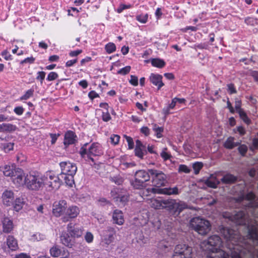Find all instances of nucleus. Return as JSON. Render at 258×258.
Here are the masks:
<instances>
[{"label": "nucleus", "mask_w": 258, "mask_h": 258, "mask_svg": "<svg viewBox=\"0 0 258 258\" xmlns=\"http://www.w3.org/2000/svg\"><path fill=\"white\" fill-rule=\"evenodd\" d=\"M45 73L44 72H38L37 73V76L36 79L40 81L41 84H42L43 81L45 77Z\"/></svg>", "instance_id": "obj_52"}, {"label": "nucleus", "mask_w": 258, "mask_h": 258, "mask_svg": "<svg viewBox=\"0 0 258 258\" xmlns=\"http://www.w3.org/2000/svg\"><path fill=\"white\" fill-rule=\"evenodd\" d=\"M125 138L128 144V148L131 149L134 148V143L131 137L125 136Z\"/></svg>", "instance_id": "obj_58"}, {"label": "nucleus", "mask_w": 258, "mask_h": 258, "mask_svg": "<svg viewBox=\"0 0 258 258\" xmlns=\"http://www.w3.org/2000/svg\"><path fill=\"white\" fill-rule=\"evenodd\" d=\"M67 208V203L65 200H60L53 203L52 206V213L57 217L61 215H64L66 208Z\"/></svg>", "instance_id": "obj_10"}, {"label": "nucleus", "mask_w": 258, "mask_h": 258, "mask_svg": "<svg viewBox=\"0 0 258 258\" xmlns=\"http://www.w3.org/2000/svg\"><path fill=\"white\" fill-rule=\"evenodd\" d=\"M190 226L195 231L202 235H206L211 230L210 222L199 217L191 219Z\"/></svg>", "instance_id": "obj_5"}, {"label": "nucleus", "mask_w": 258, "mask_h": 258, "mask_svg": "<svg viewBox=\"0 0 258 258\" xmlns=\"http://www.w3.org/2000/svg\"><path fill=\"white\" fill-rule=\"evenodd\" d=\"M151 62L153 67L159 68H162L165 65L164 61L159 58H152L151 59Z\"/></svg>", "instance_id": "obj_32"}, {"label": "nucleus", "mask_w": 258, "mask_h": 258, "mask_svg": "<svg viewBox=\"0 0 258 258\" xmlns=\"http://www.w3.org/2000/svg\"><path fill=\"white\" fill-rule=\"evenodd\" d=\"M24 204V202L23 199L17 198L16 199V201H15V204H14V210L17 212H19L20 210H21L22 209Z\"/></svg>", "instance_id": "obj_33"}, {"label": "nucleus", "mask_w": 258, "mask_h": 258, "mask_svg": "<svg viewBox=\"0 0 258 258\" xmlns=\"http://www.w3.org/2000/svg\"><path fill=\"white\" fill-rule=\"evenodd\" d=\"M141 132L146 136H148L150 134V130L147 126H143L141 128Z\"/></svg>", "instance_id": "obj_63"}, {"label": "nucleus", "mask_w": 258, "mask_h": 258, "mask_svg": "<svg viewBox=\"0 0 258 258\" xmlns=\"http://www.w3.org/2000/svg\"><path fill=\"white\" fill-rule=\"evenodd\" d=\"M227 91L230 94H235L237 92L234 85L233 84L227 85Z\"/></svg>", "instance_id": "obj_50"}, {"label": "nucleus", "mask_w": 258, "mask_h": 258, "mask_svg": "<svg viewBox=\"0 0 258 258\" xmlns=\"http://www.w3.org/2000/svg\"><path fill=\"white\" fill-rule=\"evenodd\" d=\"M6 243L8 248L12 251L16 250L18 248L17 240L12 235L7 237Z\"/></svg>", "instance_id": "obj_23"}, {"label": "nucleus", "mask_w": 258, "mask_h": 258, "mask_svg": "<svg viewBox=\"0 0 258 258\" xmlns=\"http://www.w3.org/2000/svg\"><path fill=\"white\" fill-rule=\"evenodd\" d=\"M1 55H2V56H3L4 57V58L6 60H12V55L6 50H4L3 51H2V53H1Z\"/></svg>", "instance_id": "obj_54"}, {"label": "nucleus", "mask_w": 258, "mask_h": 258, "mask_svg": "<svg viewBox=\"0 0 258 258\" xmlns=\"http://www.w3.org/2000/svg\"><path fill=\"white\" fill-rule=\"evenodd\" d=\"M34 61H35V58L31 56V57H27V58L24 59V60H22L21 62V63L23 64L24 63H29L31 64V63H33L34 62Z\"/></svg>", "instance_id": "obj_59"}, {"label": "nucleus", "mask_w": 258, "mask_h": 258, "mask_svg": "<svg viewBox=\"0 0 258 258\" xmlns=\"http://www.w3.org/2000/svg\"><path fill=\"white\" fill-rule=\"evenodd\" d=\"M111 196L118 205H124L128 201V196L119 193V190L117 188H114L111 191Z\"/></svg>", "instance_id": "obj_14"}, {"label": "nucleus", "mask_w": 258, "mask_h": 258, "mask_svg": "<svg viewBox=\"0 0 258 258\" xmlns=\"http://www.w3.org/2000/svg\"><path fill=\"white\" fill-rule=\"evenodd\" d=\"M2 202L7 206L11 205L14 200V194L11 190H5L2 196Z\"/></svg>", "instance_id": "obj_17"}, {"label": "nucleus", "mask_w": 258, "mask_h": 258, "mask_svg": "<svg viewBox=\"0 0 258 258\" xmlns=\"http://www.w3.org/2000/svg\"><path fill=\"white\" fill-rule=\"evenodd\" d=\"M131 68L130 66H126L118 71V74L125 75L128 74L131 71Z\"/></svg>", "instance_id": "obj_45"}, {"label": "nucleus", "mask_w": 258, "mask_h": 258, "mask_svg": "<svg viewBox=\"0 0 258 258\" xmlns=\"http://www.w3.org/2000/svg\"><path fill=\"white\" fill-rule=\"evenodd\" d=\"M112 219L113 223L118 225H122L124 222L123 214L118 209H115L113 211Z\"/></svg>", "instance_id": "obj_18"}, {"label": "nucleus", "mask_w": 258, "mask_h": 258, "mask_svg": "<svg viewBox=\"0 0 258 258\" xmlns=\"http://www.w3.org/2000/svg\"><path fill=\"white\" fill-rule=\"evenodd\" d=\"M70 236L68 233L62 234L60 236L61 243L69 247H72L74 245V241L72 240Z\"/></svg>", "instance_id": "obj_26"}, {"label": "nucleus", "mask_w": 258, "mask_h": 258, "mask_svg": "<svg viewBox=\"0 0 258 258\" xmlns=\"http://www.w3.org/2000/svg\"><path fill=\"white\" fill-rule=\"evenodd\" d=\"M27 188L34 190H38L44 186L43 176L27 174L25 176V183Z\"/></svg>", "instance_id": "obj_8"}, {"label": "nucleus", "mask_w": 258, "mask_h": 258, "mask_svg": "<svg viewBox=\"0 0 258 258\" xmlns=\"http://www.w3.org/2000/svg\"><path fill=\"white\" fill-rule=\"evenodd\" d=\"M238 151L242 156H244L247 151V147L245 145H241L238 148Z\"/></svg>", "instance_id": "obj_46"}, {"label": "nucleus", "mask_w": 258, "mask_h": 258, "mask_svg": "<svg viewBox=\"0 0 258 258\" xmlns=\"http://www.w3.org/2000/svg\"><path fill=\"white\" fill-rule=\"evenodd\" d=\"M58 77V75L56 73L54 72H51L48 74L46 80L48 81H53L56 79Z\"/></svg>", "instance_id": "obj_43"}, {"label": "nucleus", "mask_w": 258, "mask_h": 258, "mask_svg": "<svg viewBox=\"0 0 258 258\" xmlns=\"http://www.w3.org/2000/svg\"><path fill=\"white\" fill-rule=\"evenodd\" d=\"M60 136V135L59 134H50V138H51V143L52 144H54L57 139V138Z\"/></svg>", "instance_id": "obj_61"}, {"label": "nucleus", "mask_w": 258, "mask_h": 258, "mask_svg": "<svg viewBox=\"0 0 258 258\" xmlns=\"http://www.w3.org/2000/svg\"><path fill=\"white\" fill-rule=\"evenodd\" d=\"M239 114V115L240 117V118L247 124H249L251 122V120L248 117L246 113L245 112V111L242 110L238 112H237Z\"/></svg>", "instance_id": "obj_35"}, {"label": "nucleus", "mask_w": 258, "mask_h": 258, "mask_svg": "<svg viewBox=\"0 0 258 258\" xmlns=\"http://www.w3.org/2000/svg\"><path fill=\"white\" fill-rule=\"evenodd\" d=\"M15 258H30V256L25 253H21L16 255Z\"/></svg>", "instance_id": "obj_64"}, {"label": "nucleus", "mask_w": 258, "mask_h": 258, "mask_svg": "<svg viewBox=\"0 0 258 258\" xmlns=\"http://www.w3.org/2000/svg\"><path fill=\"white\" fill-rule=\"evenodd\" d=\"M59 165L61 170L60 174H76L77 171L76 164L69 161L61 162Z\"/></svg>", "instance_id": "obj_13"}, {"label": "nucleus", "mask_w": 258, "mask_h": 258, "mask_svg": "<svg viewBox=\"0 0 258 258\" xmlns=\"http://www.w3.org/2000/svg\"><path fill=\"white\" fill-rule=\"evenodd\" d=\"M161 157L164 159V160H170L171 156L170 153L168 151L167 148H164L162 149L160 153Z\"/></svg>", "instance_id": "obj_37"}, {"label": "nucleus", "mask_w": 258, "mask_h": 258, "mask_svg": "<svg viewBox=\"0 0 258 258\" xmlns=\"http://www.w3.org/2000/svg\"><path fill=\"white\" fill-rule=\"evenodd\" d=\"M34 90L30 89L26 91L25 94L20 97L21 100H26L33 96Z\"/></svg>", "instance_id": "obj_34"}, {"label": "nucleus", "mask_w": 258, "mask_h": 258, "mask_svg": "<svg viewBox=\"0 0 258 258\" xmlns=\"http://www.w3.org/2000/svg\"><path fill=\"white\" fill-rule=\"evenodd\" d=\"M14 111L16 114L21 115L24 111V109L22 106H18L14 108Z\"/></svg>", "instance_id": "obj_57"}, {"label": "nucleus", "mask_w": 258, "mask_h": 258, "mask_svg": "<svg viewBox=\"0 0 258 258\" xmlns=\"http://www.w3.org/2000/svg\"><path fill=\"white\" fill-rule=\"evenodd\" d=\"M135 153V155L141 159H143L144 155L147 153L146 146L139 140L136 142Z\"/></svg>", "instance_id": "obj_19"}, {"label": "nucleus", "mask_w": 258, "mask_h": 258, "mask_svg": "<svg viewBox=\"0 0 258 258\" xmlns=\"http://www.w3.org/2000/svg\"><path fill=\"white\" fill-rule=\"evenodd\" d=\"M84 239L88 243H91L94 240V235L91 232L87 231L84 235Z\"/></svg>", "instance_id": "obj_41"}, {"label": "nucleus", "mask_w": 258, "mask_h": 258, "mask_svg": "<svg viewBox=\"0 0 258 258\" xmlns=\"http://www.w3.org/2000/svg\"><path fill=\"white\" fill-rule=\"evenodd\" d=\"M16 126L11 123H3L0 124V133H10L15 131Z\"/></svg>", "instance_id": "obj_28"}, {"label": "nucleus", "mask_w": 258, "mask_h": 258, "mask_svg": "<svg viewBox=\"0 0 258 258\" xmlns=\"http://www.w3.org/2000/svg\"><path fill=\"white\" fill-rule=\"evenodd\" d=\"M88 96L90 99L93 100V99L98 97L99 95L95 91H91L89 93Z\"/></svg>", "instance_id": "obj_62"}, {"label": "nucleus", "mask_w": 258, "mask_h": 258, "mask_svg": "<svg viewBox=\"0 0 258 258\" xmlns=\"http://www.w3.org/2000/svg\"><path fill=\"white\" fill-rule=\"evenodd\" d=\"M149 171L152 178L153 184L156 187L146 189L143 191L144 196H148L151 192L168 195L177 194L176 187L174 188H159L160 186H163L166 182V176L164 173L155 169H149Z\"/></svg>", "instance_id": "obj_2"}, {"label": "nucleus", "mask_w": 258, "mask_h": 258, "mask_svg": "<svg viewBox=\"0 0 258 258\" xmlns=\"http://www.w3.org/2000/svg\"><path fill=\"white\" fill-rule=\"evenodd\" d=\"M50 253L53 257H58L61 253V250L56 246H53L50 249Z\"/></svg>", "instance_id": "obj_39"}, {"label": "nucleus", "mask_w": 258, "mask_h": 258, "mask_svg": "<svg viewBox=\"0 0 258 258\" xmlns=\"http://www.w3.org/2000/svg\"><path fill=\"white\" fill-rule=\"evenodd\" d=\"M45 238V235L39 233L34 234L32 235L31 240L33 241H39Z\"/></svg>", "instance_id": "obj_38"}, {"label": "nucleus", "mask_w": 258, "mask_h": 258, "mask_svg": "<svg viewBox=\"0 0 258 258\" xmlns=\"http://www.w3.org/2000/svg\"><path fill=\"white\" fill-rule=\"evenodd\" d=\"M149 171L144 170L137 171L135 174V179L131 182L132 185L136 189H142L146 186V182L149 180Z\"/></svg>", "instance_id": "obj_7"}, {"label": "nucleus", "mask_w": 258, "mask_h": 258, "mask_svg": "<svg viewBox=\"0 0 258 258\" xmlns=\"http://www.w3.org/2000/svg\"><path fill=\"white\" fill-rule=\"evenodd\" d=\"M177 102V97H175L172 99L171 103H170L168 106L163 108V113L165 115H167L171 113V112L170 111V110L174 108V107L175 106Z\"/></svg>", "instance_id": "obj_31"}, {"label": "nucleus", "mask_w": 258, "mask_h": 258, "mask_svg": "<svg viewBox=\"0 0 258 258\" xmlns=\"http://www.w3.org/2000/svg\"><path fill=\"white\" fill-rule=\"evenodd\" d=\"M178 244V258H191L192 249L186 244Z\"/></svg>", "instance_id": "obj_16"}, {"label": "nucleus", "mask_w": 258, "mask_h": 258, "mask_svg": "<svg viewBox=\"0 0 258 258\" xmlns=\"http://www.w3.org/2000/svg\"><path fill=\"white\" fill-rule=\"evenodd\" d=\"M203 163L201 162H196L193 164L192 167L195 171V174H198L203 167Z\"/></svg>", "instance_id": "obj_42"}, {"label": "nucleus", "mask_w": 258, "mask_h": 258, "mask_svg": "<svg viewBox=\"0 0 258 258\" xmlns=\"http://www.w3.org/2000/svg\"><path fill=\"white\" fill-rule=\"evenodd\" d=\"M14 144L9 143L4 145V149L6 152H8L13 149Z\"/></svg>", "instance_id": "obj_53"}, {"label": "nucleus", "mask_w": 258, "mask_h": 258, "mask_svg": "<svg viewBox=\"0 0 258 258\" xmlns=\"http://www.w3.org/2000/svg\"><path fill=\"white\" fill-rule=\"evenodd\" d=\"M44 186L48 190L57 189L61 184V179L59 175H55L51 171L47 172L43 176Z\"/></svg>", "instance_id": "obj_6"}, {"label": "nucleus", "mask_w": 258, "mask_h": 258, "mask_svg": "<svg viewBox=\"0 0 258 258\" xmlns=\"http://www.w3.org/2000/svg\"><path fill=\"white\" fill-rule=\"evenodd\" d=\"M79 154L82 158L92 165V164H95L93 157L102 155L103 149L99 143L94 142L90 145L88 143H85L80 148Z\"/></svg>", "instance_id": "obj_3"}, {"label": "nucleus", "mask_w": 258, "mask_h": 258, "mask_svg": "<svg viewBox=\"0 0 258 258\" xmlns=\"http://www.w3.org/2000/svg\"><path fill=\"white\" fill-rule=\"evenodd\" d=\"M14 117L6 116L3 114H0V122L10 121L13 120Z\"/></svg>", "instance_id": "obj_51"}, {"label": "nucleus", "mask_w": 258, "mask_h": 258, "mask_svg": "<svg viewBox=\"0 0 258 258\" xmlns=\"http://www.w3.org/2000/svg\"><path fill=\"white\" fill-rule=\"evenodd\" d=\"M130 83L135 86H136L138 85V78L137 76L131 75V80H130Z\"/></svg>", "instance_id": "obj_56"}, {"label": "nucleus", "mask_w": 258, "mask_h": 258, "mask_svg": "<svg viewBox=\"0 0 258 258\" xmlns=\"http://www.w3.org/2000/svg\"><path fill=\"white\" fill-rule=\"evenodd\" d=\"M83 229L76 226L73 223H70L67 225V232L72 238L80 237L83 234Z\"/></svg>", "instance_id": "obj_15"}, {"label": "nucleus", "mask_w": 258, "mask_h": 258, "mask_svg": "<svg viewBox=\"0 0 258 258\" xmlns=\"http://www.w3.org/2000/svg\"><path fill=\"white\" fill-rule=\"evenodd\" d=\"M3 231L10 233L13 229V221L8 218H5L3 221Z\"/></svg>", "instance_id": "obj_25"}, {"label": "nucleus", "mask_w": 258, "mask_h": 258, "mask_svg": "<svg viewBox=\"0 0 258 258\" xmlns=\"http://www.w3.org/2000/svg\"><path fill=\"white\" fill-rule=\"evenodd\" d=\"M153 129L158 138H160L162 137V133L163 131L162 127L157 126V124H154Z\"/></svg>", "instance_id": "obj_40"}, {"label": "nucleus", "mask_w": 258, "mask_h": 258, "mask_svg": "<svg viewBox=\"0 0 258 258\" xmlns=\"http://www.w3.org/2000/svg\"><path fill=\"white\" fill-rule=\"evenodd\" d=\"M206 184L211 188H215L220 183V181L216 177L212 176L206 181Z\"/></svg>", "instance_id": "obj_29"}, {"label": "nucleus", "mask_w": 258, "mask_h": 258, "mask_svg": "<svg viewBox=\"0 0 258 258\" xmlns=\"http://www.w3.org/2000/svg\"><path fill=\"white\" fill-rule=\"evenodd\" d=\"M116 236L114 228L108 226L102 231V242L107 245L112 243Z\"/></svg>", "instance_id": "obj_9"}, {"label": "nucleus", "mask_w": 258, "mask_h": 258, "mask_svg": "<svg viewBox=\"0 0 258 258\" xmlns=\"http://www.w3.org/2000/svg\"><path fill=\"white\" fill-rule=\"evenodd\" d=\"M241 101L238 98H236L235 100V108L237 112H238L243 109L241 108Z\"/></svg>", "instance_id": "obj_47"}, {"label": "nucleus", "mask_w": 258, "mask_h": 258, "mask_svg": "<svg viewBox=\"0 0 258 258\" xmlns=\"http://www.w3.org/2000/svg\"><path fill=\"white\" fill-rule=\"evenodd\" d=\"M179 171H183L185 173H189L190 172V169L184 165H180L178 168Z\"/></svg>", "instance_id": "obj_60"}, {"label": "nucleus", "mask_w": 258, "mask_h": 258, "mask_svg": "<svg viewBox=\"0 0 258 258\" xmlns=\"http://www.w3.org/2000/svg\"><path fill=\"white\" fill-rule=\"evenodd\" d=\"M77 136L74 132L68 131L65 133L63 144L67 147L75 144L77 142Z\"/></svg>", "instance_id": "obj_20"}, {"label": "nucleus", "mask_w": 258, "mask_h": 258, "mask_svg": "<svg viewBox=\"0 0 258 258\" xmlns=\"http://www.w3.org/2000/svg\"><path fill=\"white\" fill-rule=\"evenodd\" d=\"M148 15H141L137 16L136 17V19L139 22L142 23H146L148 20Z\"/></svg>", "instance_id": "obj_44"}, {"label": "nucleus", "mask_w": 258, "mask_h": 258, "mask_svg": "<svg viewBox=\"0 0 258 258\" xmlns=\"http://www.w3.org/2000/svg\"><path fill=\"white\" fill-rule=\"evenodd\" d=\"M25 176L23 170L17 167L10 178L14 184L20 186L25 183Z\"/></svg>", "instance_id": "obj_11"}, {"label": "nucleus", "mask_w": 258, "mask_h": 258, "mask_svg": "<svg viewBox=\"0 0 258 258\" xmlns=\"http://www.w3.org/2000/svg\"><path fill=\"white\" fill-rule=\"evenodd\" d=\"M102 117L103 120L106 122L111 119V116L108 111L102 112Z\"/></svg>", "instance_id": "obj_55"}, {"label": "nucleus", "mask_w": 258, "mask_h": 258, "mask_svg": "<svg viewBox=\"0 0 258 258\" xmlns=\"http://www.w3.org/2000/svg\"><path fill=\"white\" fill-rule=\"evenodd\" d=\"M149 79L154 85L157 86L158 90L164 86V83L162 80V76L160 75L152 73Z\"/></svg>", "instance_id": "obj_22"}, {"label": "nucleus", "mask_w": 258, "mask_h": 258, "mask_svg": "<svg viewBox=\"0 0 258 258\" xmlns=\"http://www.w3.org/2000/svg\"><path fill=\"white\" fill-rule=\"evenodd\" d=\"M105 49L106 52L110 54L115 51L116 46L113 43L109 42L105 45Z\"/></svg>", "instance_id": "obj_36"}, {"label": "nucleus", "mask_w": 258, "mask_h": 258, "mask_svg": "<svg viewBox=\"0 0 258 258\" xmlns=\"http://www.w3.org/2000/svg\"><path fill=\"white\" fill-rule=\"evenodd\" d=\"M237 180V177L233 174L228 173L224 175L221 179L220 182L223 184H232Z\"/></svg>", "instance_id": "obj_24"}, {"label": "nucleus", "mask_w": 258, "mask_h": 258, "mask_svg": "<svg viewBox=\"0 0 258 258\" xmlns=\"http://www.w3.org/2000/svg\"><path fill=\"white\" fill-rule=\"evenodd\" d=\"M17 168L14 164H5L0 166V171L3 173L5 176L11 177Z\"/></svg>", "instance_id": "obj_21"}, {"label": "nucleus", "mask_w": 258, "mask_h": 258, "mask_svg": "<svg viewBox=\"0 0 258 258\" xmlns=\"http://www.w3.org/2000/svg\"><path fill=\"white\" fill-rule=\"evenodd\" d=\"M131 6L130 5H120L118 8H117L115 11L118 13H121L124 10L130 8Z\"/></svg>", "instance_id": "obj_48"}, {"label": "nucleus", "mask_w": 258, "mask_h": 258, "mask_svg": "<svg viewBox=\"0 0 258 258\" xmlns=\"http://www.w3.org/2000/svg\"><path fill=\"white\" fill-rule=\"evenodd\" d=\"M111 142L114 144L116 145L118 143L120 139V137L117 135H112L110 137Z\"/></svg>", "instance_id": "obj_49"}, {"label": "nucleus", "mask_w": 258, "mask_h": 258, "mask_svg": "<svg viewBox=\"0 0 258 258\" xmlns=\"http://www.w3.org/2000/svg\"><path fill=\"white\" fill-rule=\"evenodd\" d=\"M75 174H60V177L61 179V183L62 182V179H63L67 185L72 187L74 184V176Z\"/></svg>", "instance_id": "obj_27"}, {"label": "nucleus", "mask_w": 258, "mask_h": 258, "mask_svg": "<svg viewBox=\"0 0 258 258\" xmlns=\"http://www.w3.org/2000/svg\"><path fill=\"white\" fill-rule=\"evenodd\" d=\"M150 205L155 209H165L170 212L176 211L177 209L176 201L171 199H163L160 197L153 198L151 199Z\"/></svg>", "instance_id": "obj_4"}, {"label": "nucleus", "mask_w": 258, "mask_h": 258, "mask_svg": "<svg viewBox=\"0 0 258 258\" xmlns=\"http://www.w3.org/2000/svg\"><path fill=\"white\" fill-rule=\"evenodd\" d=\"M234 140V138L233 137H229L224 143V147L227 149H232L240 145V142H235Z\"/></svg>", "instance_id": "obj_30"}, {"label": "nucleus", "mask_w": 258, "mask_h": 258, "mask_svg": "<svg viewBox=\"0 0 258 258\" xmlns=\"http://www.w3.org/2000/svg\"><path fill=\"white\" fill-rule=\"evenodd\" d=\"M80 209L76 206H67L64 216L62 218V220L64 222L69 221L71 219L76 218L79 214Z\"/></svg>", "instance_id": "obj_12"}, {"label": "nucleus", "mask_w": 258, "mask_h": 258, "mask_svg": "<svg viewBox=\"0 0 258 258\" xmlns=\"http://www.w3.org/2000/svg\"><path fill=\"white\" fill-rule=\"evenodd\" d=\"M239 187L240 196L237 199L241 202L244 200L248 202L246 212L239 211L232 214H225L224 217L228 218L237 225L247 227V237H241L237 230L221 227L220 233L226 241V247L229 250L226 251L220 249L222 245L221 238L217 235L210 236L203 241L201 247L203 250L212 253L206 258H242V256L248 254L251 258L256 255L258 250V204L253 203L255 196L252 192L245 194L244 181L237 185Z\"/></svg>", "instance_id": "obj_1"}]
</instances>
